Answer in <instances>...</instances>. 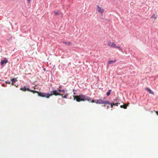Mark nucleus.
Wrapping results in <instances>:
<instances>
[{"instance_id":"f257e3e1","label":"nucleus","mask_w":158,"mask_h":158,"mask_svg":"<svg viewBox=\"0 0 158 158\" xmlns=\"http://www.w3.org/2000/svg\"><path fill=\"white\" fill-rule=\"evenodd\" d=\"M58 90H56L55 89H52V90L51 91V94L49 93H40V95L44 97H46L47 98H49L50 96L52 95L55 96L62 95V94L60 93L61 92H64V89H57Z\"/></svg>"},{"instance_id":"f03ea898","label":"nucleus","mask_w":158,"mask_h":158,"mask_svg":"<svg viewBox=\"0 0 158 158\" xmlns=\"http://www.w3.org/2000/svg\"><path fill=\"white\" fill-rule=\"evenodd\" d=\"M74 100H76L77 102H80V101H87L89 102H90L91 103H94V100H92V99L85 95L83 94H81L79 95L78 97L76 98V96H73Z\"/></svg>"},{"instance_id":"7ed1b4c3","label":"nucleus","mask_w":158,"mask_h":158,"mask_svg":"<svg viewBox=\"0 0 158 158\" xmlns=\"http://www.w3.org/2000/svg\"><path fill=\"white\" fill-rule=\"evenodd\" d=\"M108 44L111 48H117L120 51L123 53V49L119 46L116 45V44L114 42L111 43V41H108Z\"/></svg>"},{"instance_id":"20e7f679","label":"nucleus","mask_w":158,"mask_h":158,"mask_svg":"<svg viewBox=\"0 0 158 158\" xmlns=\"http://www.w3.org/2000/svg\"><path fill=\"white\" fill-rule=\"evenodd\" d=\"M104 100H103L101 98H99L97 100H94V102H95L97 104H103L104 102Z\"/></svg>"},{"instance_id":"39448f33","label":"nucleus","mask_w":158,"mask_h":158,"mask_svg":"<svg viewBox=\"0 0 158 158\" xmlns=\"http://www.w3.org/2000/svg\"><path fill=\"white\" fill-rule=\"evenodd\" d=\"M8 60L6 58H5L3 60H2L1 61V65H3L4 64H6L8 62Z\"/></svg>"},{"instance_id":"423d86ee","label":"nucleus","mask_w":158,"mask_h":158,"mask_svg":"<svg viewBox=\"0 0 158 158\" xmlns=\"http://www.w3.org/2000/svg\"><path fill=\"white\" fill-rule=\"evenodd\" d=\"M29 91H31V92L33 93V94H35V93H38V95L40 96V97H43L42 96H40V93H43V92H39L37 91H35V90H31L30 89L29 90Z\"/></svg>"},{"instance_id":"0eeeda50","label":"nucleus","mask_w":158,"mask_h":158,"mask_svg":"<svg viewBox=\"0 0 158 158\" xmlns=\"http://www.w3.org/2000/svg\"><path fill=\"white\" fill-rule=\"evenodd\" d=\"M97 10L99 13H102L104 11V10L102 9L101 7H99L98 5L97 6Z\"/></svg>"},{"instance_id":"6e6552de","label":"nucleus","mask_w":158,"mask_h":158,"mask_svg":"<svg viewBox=\"0 0 158 158\" xmlns=\"http://www.w3.org/2000/svg\"><path fill=\"white\" fill-rule=\"evenodd\" d=\"M119 97H116L115 98L113 99L111 101V102L114 103L115 102H119Z\"/></svg>"},{"instance_id":"1a4fd4ad","label":"nucleus","mask_w":158,"mask_h":158,"mask_svg":"<svg viewBox=\"0 0 158 158\" xmlns=\"http://www.w3.org/2000/svg\"><path fill=\"white\" fill-rule=\"evenodd\" d=\"M29 88H27L25 86L23 87H21L20 89V90H22L23 91H25L27 90L29 91Z\"/></svg>"},{"instance_id":"9d476101","label":"nucleus","mask_w":158,"mask_h":158,"mask_svg":"<svg viewBox=\"0 0 158 158\" xmlns=\"http://www.w3.org/2000/svg\"><path fill=\"white\" fill-rule=\"evenodd\" d=\"M63 44H65L68 46H70L73 45V44L70 42H67L63 41Z\"/></svg>"},{"instance_id":"9b49d317","label":"nucleus","mask_w":158,"mask_h":158,"mask_svg":"<svg viewBox=\"0 0 158 158\" xmlns=\"http://www.w3.org/2000/svg\"><path fill=\"white\" fill-rule=\"evenodd\" d=\"M117 61V60H110V61H109L108 62V64H113L114 63H115Z\"/></svg>"},{"instance_id":"f8f14e48","label":"nucleus","mask_w":158,"mask_h":158,"mask_svg":"<svg viewBox=\"0 0 158 158\" xmlns=\"http://www.w3.org/2000/svg\"><path fill=\"white\" fill-rule=\"evenodd\" d=\"M146 89L147 90L150 94H152L154 95V93L153 91H152L149 88H146Z\"/></svg>"},{"instance_id":"ddd939ff","label":"nucleus","mask_w":158,"mask_h":158,"mask_svg":"<svg viewBox=\"0 0 158 158\" xmlns=\"http://www.w3.org/2000/svg\"><path fill=\"white\" fill-rule=\"evenodd\" d=\"M112 91V90L111 89H109L107 92L106 93V95L107 96H109L111 93V92Z\"/></svg>"},{"instance_id":"4468645a","label":"nucleus","mask_w":158,"mask_h":158,"mask_svg":"<svg viewBox=\"0 0 158 158\" xmlns=\"http://www.w3.org/2000/svg\"><path fill=\"white\" fill-rule=\"evenodd\" d=\"M69 94H66L64 96H63V94H62V95H61L62 96V98H66L69 95Z\"/></svg>"},{"instance_id":"2eb2a0df","label":"nucleus","mask_w":158,"mask_h":158,"mask_svg":"<svg viewBox=\"0 0 158 158\" xmlns=\"http://www.w3.org/2000/svg\"><path fill=\"white\" fill-rule=\"evenodd\" d=\"M103 104H107L108 105H110V104H111V103H110L108 101H104Z\"/></svg>"},{"instance_id":"dca6fc26","label":"nucleus","mask_w":158,"mask_h":158,"mask_svg":"<svg viewBox=\"0 0 158 158\" xmlns=\"http://www.w3.org/2000/svg\"><path fill=\"white\" fill-rule=\"evenodd\" d=\"M16 79V78H13L11 79V81L12 82V83H15L16 81H17Z\"/></svg>"},{"instance_id":"f3484780","label":"nucleus","mask_w":158,"mask_h":158,"mask_svg":"<svg viewBox=\"0 0 158 158\" xmlns=\"http://www.w3.org/2000/svg\"><path fill=\"white\" fill-rule=\"evenodd\" d=\"M64 92H63L64 93V94L65 95L66 94H68L67 93V89H64Z\"/></svg>"},{"instance_id":"a211bd4d","label":"nucleus","mask_w":158,"mask_h":158,"mask_svg":"<svg viewBox=\"0 0 158 158\" xmlns=\"http://www.w3.org/2000/svg\"><path fill=\"white\" fill-rule=\"evenodd\" d=\"M118 104H120V103H118V102H116L114 103V106H118Z\"/></svg>"},{"instance_id":"6ab92c4d","label":"nucleus","mask_w":158,"mask_h":158,"mask_svg":"<svg viewBox=\"0 0 158 158\" xmlns=\"http://www.w3.org/2000/svg\"><path fill=\"white\" fill-rule=\"evenodd\" d=\"M120 107L121 108H124V109H126L127 108L126 106H124L123 105H121L120 106Z\"/></svg>"},{"instance_id":"aec40b11","label":"nucleus","mask_w":158,"mask_h":158,"mask_svg":"<svg viewBox=\"0 0 158 158\" xmlns=\"http://www.w3.org/2000/svg\"><path fill=\"white\" fill-rule=\"evenodd\" d=\"M54 12H55V15H59V13L58 12H56L55 11H54Z\"/></svg>"},{"instance_id":"412c9836","label":"nucleus","mask_w":158,"mask_h":158,"mask_svg":"<svg viewBox=\"0 0 158 158\" xmlns=\"http://www.w3.org/2000/svg\"><path fill=\"white\" fill-rule=\"evenodd\" d=\"M152 18H154L155 19H156V17L155 15H153L152 16Z\"/></svg>"},{"instance_id":"4be33fe9","label":"nucleus","mask_w":158,"mask_h":158,"mask_svg":"<svg viewBox=\"0 0 158 158\" xmlns=\"http://www.w3.org/2000/svg\"><path fill=\"white\" fill-rule=\"evenodd\" d=\"M110 105H111V107L113 108V106H114V103H113L111 102V104H110Z\"/></svg>"},{"instance_id":"5701e85b","label":"nucleus","mask_w":158,"mask_h":158,"mask_svg":"<svg viewBox=\"0 0 158 158\" xmlns=\"http://www.w3.org/2000/svg\"><path fill=\"white\" fill-rule=\"evenodd\" d=\"M5 82H6V83L7 84H10V83H11L10 81H6Z\"/></svg>"},{"instance_id":"b1692460","label":"nucleus","mask_w":158,"mask_h":158,"mask_svg":"<svg viewBox=\"0 0 158 158\" xmlns=\"http://www.w3.org/2000/svg\"><path fill=\"white\" fill-rule=\"evenodd\" d=\"M27 1L28 3H30L31 2V0H27Z\"/></svg>"},{"instance_id":"393cba45","label":"nucleus","mask_w":158,"mask_h":158,"mask_svg":"<svg viewBox=\"0 0 158 158\" xmlns=\"http://www.w3.org/2000/svg\"><path fill=\"white\" fill-rule=\"evenodd\" d=\"M156 113L157 115H158V111H156Z\"/></svg>"},{"instance_id":"a878e982","label":"nucleus","mask_w":158,"mask_h":158,"mask_svg":"<svg viewBox=\"0 0 158 158\" xmlns=\"http://www.w3.org/2000/svg\"><path fill=\"white\" fill-rule=\"evenodd\" d=\"M77 90H75L74 89H73V92L76 91Z\"/></svg>"},{"instance_id":"bb28decb","label":"nucleus","mask_w":158,"mask_h":158,"mask_svg":"<svg viewBox=\"0 0 158 158\" xmlns=\"http://www.w3.org/2000/svg\"><path fill=\"white\" fill-rule=\"evenodd\" d=\"M61 86H62V85H59V88H61Z\"/></svg>"},{"instance_id":"cd10ccee","label":"nucleus","mask_w":158,"mask_h":158,"mask_svg":"<svg viewBox=\"0 0 158 158\" xmlns=\"http://www.w3.org/2000/svg\"><path fill=\"white\" fill-rule=\"evenodd\" d=\"M14 83H12V82L11 84L12 85H14Z\"/></svg>"},{"instance_id":"c85d7f7f","label":"nucleus","mask_w":158,"mask_h":158,"mask_svg":"<svg viewBox=\"0 0 158 158\" xmlns=\"http://www.w3.org/2000/svg\"><path fill=\"white\" fill-rule=\"evenodd\" d=\"M73 94L74 95H76V93L75 92H74V93H73Z\"/></svg>"},{"instance_id":"c756f323","label":"nucleus","mask_w":158,"mask_h":158,"mask_svg":"<svg viewBox=\"0 0 158 158\" xmlns=\"http://www.w3.org/2000/svg\"><path fill=\"white\" fill-rule=\"evenodd\" d=\"M14 85L16 86V87H18V85H16V84H14Z\"/></svg>"},{"instance_id":"7c9ffc66","label":"nucleus","mask_w":158,"mask_h":158,"mask_svg":"<svg viewBox=\"0 0 158 158\" xmlns=\"http://www.w3.org/2000/svg\"><path fill=\"white\" fill-rule=\"evenodd\" d=\"M2 86H5V85H4V84H3V85H2Z\"/></svg>"},{"instance_id":"2f4dec72","label":"nucleus","mask_w":158,"mask_h":158,"mask_svg":"<svg viewBox=\"0 0 158 158\" xmlns=\"http://www.w3.org/2000/svg\"><path fill=\"white\" fill-rule=\"evenodd\" d=\"M107 109H108V106H107Z\"/></svg>"},{"instance_id":"473e14b6","label":"nucleus","mask_w":158,"mask_h":158,"mask_svg":"<svg viewBox=\"0 0 158 158\" xmlns=\"http://www.w3.org/2000/svg\"><path fill=\"white\" fill-rule=\"evenodd\" d=\"M44 71H45V69H44Z\"/></svg>"},{"instance_id":"72a5a7b5","label":"nucleus","mask_w":158,"mask_h":158,"mask_svg":"<svg viewBox=\"0 0 158 158\" xmlns=\"http://www.w3.org/2000/svg\"><path fill=\"white\" fill-rule=\"evenodd\" d=\"M0 81H1V80L0 79Z\"/></svg>"}]
</instances>
